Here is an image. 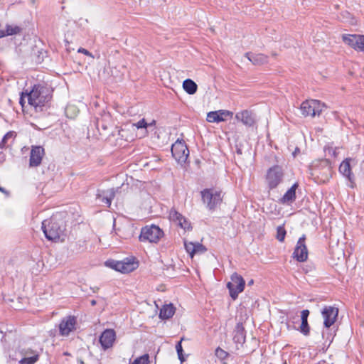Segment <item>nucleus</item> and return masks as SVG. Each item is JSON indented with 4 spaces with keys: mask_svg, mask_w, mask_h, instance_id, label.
Masks as SVG:
<instances>
[{
    "mask_svg": "<svg viewBox=\"0 0 364 364\" xmlns=\"http://www.w3.org/2000/svg\"><path fill=\"white\" fill-rule=\"evenodd\" d=\"M50 99V96L48 94L47 87L41 85H35L29 92H23L21 93L19 103L23 107L26 100H27L28 105L36 112H41Z\"/></svg>",
    "mask_w": 364,
    "mask_h": 364,
    "instance_id": "1",
    "label": "nucleus"
},
{
    "mask_svg": "<svg viewBox=\"0 0 364 364\" xmlns=\"http://www.w3.org/2000/svg\"><path fill=\"white\" fill-rule=\"evenodd\" d=\"M41 229L48 240L56 242L65 235V221L53 215L50 219L42 222Z\"/></svg>",
    "mask_w": 364,
    "mask_h": 364,
    "instance_id": "2",
    "label": "nucleus"
},
{
    "mask_svg": "<svg viewBox=\"0 0 364 364\" xmlns=\"http://www.w3.org/2000/svg\"><path fill=\"white\" fill-rule=\"evenodd\" d=\"M203 202L208 210H215L223 201V194L220 190L205 188L200 192Z\"/></svg>",
    "mask_w": 364,
    "mask_h": 364,
    "instance_id": "3",
    "label": "nucleus"
},
{
    "mask_svg": "<svg viewBox=\"0 0 364 364\" xmlns=\"http://www.w3.org/2000/svg\"><path fill=\"white\" fill-rule=\"evenodd\" d=\"M105 266L121 273H129L138 267V262L134 257L126 258L122 261L109 259L105 262Z\"/></svg>",
    "mask_w": 364,
    "mask_h": 364,
    "instance_id": "4",
    "label": "nucleus"
},
{
    "mask_svg": "<svg viewBox=\"0 0 364 364\" xmlns=\"http://www.w3.org/2000/svg\"><path fill=\"white\" fill-rule=\"evenodd\" d=\"M163 235L164 232L159 226L154 225H147L141 228L139 240L141 242L156 243Z\"/></svg>",
    "mask_w": 364,
    "mask_h": 364,
    "instance_id": "5",
    "label": "nucleus"
},
{
    "mask_svg": "<svg viewBox=\"0 0 364 364\" xmlns=\"http://www.w3.org/2000/svg\"><path fill=\"white\" fill-rule=\"evenodd\" d=\"M284 172L281 166H273L266 173L265 180L270 190L276 188L283 181Z\"/></svg>",
    "mask_w": 364,
    "mask_h": 364,
    "instance_id": "6",
    "label": "nucleus"
},
{
    "mask_svg": "<svg viewBox=\"0 0 364 364\" xmlns=\"http://www.w3.org/2000/svg\"><path fill=\"white\" fill-rule=\"evenodd\" d=\"M230 279L231 281L227 284V288L229 290L231 298L235 300L237 298L238 294L243 291L245 281L241 275L236 272L231 275Z\"/></svg>",
    "mask_w": 364,
    "mask_h": 364,
    "instance_id": "7",
    "label": "nucleus"
},
{
    "mask_svg": "<svg viewBox=\"0 0 364 364\" xmlns=\"http://www.w3.org/2000/svg\"><path fill=\"white\" fill-rule=\"evenodd\" d=\"M324 106L320 101L316 100H310L303 102L300 109L304 117H314L320 115L322 112V107Z\"/></svg>",
    "mask_w": 364,
    "mask_h": 364,
    "instance_id": "8",
    "label": "nucleus"
},
{
    "mask_svg": "<svg viewBox=\"0 0 364 364\" xmlns=\"http://www.w3.org/2000/svg\"><path fill=\"white\" fill-rule=\"evenodd\" d=\"M171 154L178 163H184L188 159L189 150L184 141L178 139L171 146Z\"/></svg>",
    "mask_w": 364,
    "mask_h": 364,
    "instance_id": "9",
    "label": "nucleus"
},
{
    "mask_svg": "<svg viewBox=\"0 0 364 364\" xmlns=\"http://www.w3.org/2000/svg\"><path fill=\"white\" fill-rule=\"evenodd\" d=\"M342 40L355 50L364 51V35L343 34Z\"/></svg>",
    "mask_w": 364,
    "mask_h": 364,
    "instance_id": "10",
    "label": "nucleus"
},
{
    "mask_svg": "<svg viewBox=\"0 0 364 364\" xmlns=\"http://www.w3.org/2000/svg\"><path fill=\"white\" fill-rule=\"evenodd\" d=\"M321 314L323 318V325L326 328L331 327L336 321L338 315V309L331 306H325Z\"/></svg>",
    "mask_w": 364,
    "mask_h": 364,
    "instance_id": "11",
    "label": "nucleus"
},
{
    "mask_svg": "<svg viewBox=\"0 0 364 364\" xmlns=\"http://www.w3.org/2000/svg\"><path fill=\"white\" fill-rule=\"evenodd\" d=\"M305 240L306 236L303 235L297 241L293 252V257L300 262L306 261L308 258V250L305 245Z\"/></svg>",
    "mask_w": 364,
    "mask_h": 364,
    "instance_id": "12",
    "label": "nucleus"
},
{
    "mask_svg": "<svg viewBox=\"0 0 364 364\" xmlns=\"http://www.w3.org/2000/svg\"><path fill=\"white\" fill-rule=\"evenodd\" d=\"M45 155L44 148L41 146H32L30 153L29 166L37 167L41 165Z\"/></svg>",
    "mask_w": 364,
    "mask_h": 364,
    "instance_id": "13",
    "label": "nucleus"
},
{
    "mask_svg": "<svg viewBox=\"0 0 364 364\" xmlns=\"http://www.w3.org/2000/svg\"><path fill=\"white\" fill-rule=\"evenodd\" d=\"M77 321L74 316H68L63 318L59 325L60 334L67 336L75 328Z\"/></svg>",
    "mask_w": 364,
    "mask_h": 364,
    "instance_id": "14",
    "label": "nucleus"
},
{
    "mask_svg": "<svg viewBox=\"0 0 364 364\" xmlns=\"http://www.w3.org/2000/svg\"><path fill=\"white\" fill-rule=\"evenodd\" d=\"M169 219L184 230H190L192 229L191 223L175 209L170 210Z\"/></svg>",
    "mask_w": 364,
    "mask_h": 364,
    "instance_id": "15",
    "label": "nucleus"
},
{
    "mask_svg": "<svg viewBox=\"0 0 364 364\" xmlns=\"http://www.w3.org/2000/svg\"><path fill=\"white\" fill-rule=\"evenodd\" d=\"M233 113L228 110L220 109L208 113L206 120L210 123L225 122L228 117H232Z\"/></svg>",
    "mask_w": 364,
    "mask_h": 364,
    "instance_id": "16",
    "label": "nucleus"
},
{
    "mask_svg": "<svg viewBox=\"0 0 364 364\" xmlns=\"http://www.w3.org/2000/svg\"><path fill=\"white\" fill-rule=\"evenodd\" d=\"M350 159H345L339 166L340 173L345 176L350 182L349 186L352 188L355 186V177L351 171L350 161Z\"/></svg>",
    "mask_w": 364,
    "mask_h": 364,
    "instance_id": "17",
    "label": "nucleus"
},
{
    "mask_svg": "<svg viewBox=\"0 0 364 364\" xmlns=\"http://www.w3.org/2000/svg\"><path fill=\"white\" fill-rule=\"evenodd\" d=\"M116 334L114 330L107 329L100 336L99 341L104 350L112 346L115 340Z\"/></svg>",
    "mask_w": 364,
    "mask_h": 364,
    "instance_id": "18",
    "label": "nucleus"
},
{
    "mask_svg": "<svg viewBox=\"0 0 364 364\" xmlns=\"http://www.w3.org/2000/svg\"><path fill=\"white\" fill-rule=\"evenodd\" d=\"M235 119L249 127H253L256 122L253 113L247 109L237 112Z\"/></svg>",
    "mask_w": 364,
    "mask_h": 364,
    "instance_id": "19",
    "label": "nucleus"
},
{
    "mask_svg": "<svg viewBox=\"0 0 364 364\" xmlns=\"http://www.w3.org/2000/svg\"><path fill=\"white\" fill-rule=\"evenodd\" d=\"M245 56L254 65H261L267 63V55L262 53L254 54L252 53H246Z\"/></svg>",
    "mask_w": 364,
    "mask_h": 364,
    "instance_id": "20",
    "label": "nucleus"
},
{
    "mask_svg": "<svg viewBox=\"0 0 364 364\" xmlns=\"http://www.w3.org/2000/svg\"><path fill=\"white\" fill-rule=\"evenodd\" d=\"M298 187V183H294L280 199L281 203L283 204L293 203L296 200V191Z\"/></svg>",
    "mask_w": 364,
    "mask_h": 364,
    "instance_id": "21",
    "label": "nucleus"
},
{
    "mask_svg": "<svg viewBox=\"0 0 364 364\" xmlns=\"http://www.w3.org/2000/svg\"><path fill=\"white\" fill-rule=\"evenodd\" d=\"M22 31V28L16 25H6L5 29L0 30V38L19 34Z\"/></svg>",
    "mask_w": 364,
    "mask_h": 364,
    "instance_id": "22",
    "label": "nucleus"
},
{
    "mask_svg": "<svg viewBox=\"0 0 364 364\" xmlns=\"http://www.w3.org/2000/svg\"><path fill=\"white\" fill-rule=\"evenodd\" d=\"M175 313V307L172 304H165L162 306L159 313V318L164 320L171 318Z\"/></svg>",
    "mask_w": 364,
    "mask_h": 364,
    "instance_id": "23",
    "label": "nucleus"
},
{
    "mask_svg": "<svg viewBox=\"0 0 364 364\" xmlns=\"http://www.w3.org/2000/svg\"><path fill=\"white\" fill-rule=\"evenodd\" d=\"M183 88L189 95H193L197 92L198 85L191 79H186L183 82Z\"/></svg>",
    "mask_w": 364,
    "mask_h": 364,
    "instance_id": "24",
    "label": "nucleus"
},
{
    "mask_svg": "<svg viewBox=\"0 0 364 364\" xmlns=\"http://www.w3.org/2000/svg\"><path fill=\"white\" fill-rule=\"evenodd\" d=\"M16 137V132L14 131L8 132L2 138L0 141V149H3L6 146H9V144L11 143Z\"/></svg>",
    "mask_w": 364,
    "mask_h": 364,
    "instance_id": "25",
    "label": "nucleus"
},
{
    "mask_svg": "<svg viewBox=\"0 0 364 364\" xmlns=\"http://www.w3.org/2000/svg\"><path fill=\"white\" fill-rule=\"evenodd\" d=\"M114 196V191H111L109 196H102L100 193L97 194V198L102 203H105L108 207L110 206L112 200Z\"/></svg>",
    "mask_w": 364,
    "mask_h": 364,
    "instance_id": "26",
    "label": "nucleus"
},
{
    "mask_svg": "<svg viewBox=\"0 0 364 364\" xmlns=\"http://www.w3.org/2000/svg\"><path fill=\"white\" fill-rule=\"evenodd\" d=\"M39 359L38 354H35L33 356L23 358L19 361V364H34Z\"/></svg>",
    "mask_w": 364,
    "mask_h": 364,
    "instance_id": "27",
    "label": "nucleus"
},
{
    "mask_svg": "<svg viewBox=\"0 0 364 364\" xmlns=\"http://www.w3.org/2000/svg\"><path fill=\"white\" fill-rule=\"evenodd\" d=\"M304 336H309L310 333V327L308 321H301L299 328L298 329Z\"/></svg>",
    "mask_w": 364,
    "mask_h": 364,
    "instance_id": "28",
    "label": "nucleus"
},
{
    "mask_svg": "<svg viewBox=\"0 0 364 364\" xmlns=\"http://www.w3.org/2000/svg\"><path fill=\"white\" fill-rule=\"evenodd\" d=\"M286 230L284 228V226H278L277 228V239L279 241V242H283L284 240V238H285V235H286Z\"/></svg>",
    "mask_w": 364,
    "mask_h": 364,
    "instance_id": "29",
    "label": "nucleus"
},
{
    "mask_svg": "<svg viewBox=\"0 0 364 364\" xmlns=\"http://www.w3.org/2000/svg\"><path fill=\"white\" fill-rule=\"evenodd\" d=\"M215 355L217 358H218L220 360H225L228 356V353L224 350L223 349L220 348V347H218L215 349Z\"/></svg>",
    "mask_w": 364,
    "mask_h": 364,
    "instance_id": "30",
    "label": "nucleus"
},
{
    "mask_svg": "<svg viewBox=\"0 0 364 364\" xmlns=\"http://www.w3.org/2000/svg\"><path fill=\"white\" fill-rule=\"evenodd\" d=\"M184 245H185V249H186V252L190 255V256L191 257H193L194 255L195 242H185Z\"/></svg>",
    "mask_w": 364,
    "mask_h": 364,
    "instance_id": "31",
    "label": "nucleus"
},
{
    "mask_svg": "<svg viewBox=\"0 0 364 364\" xmlns=\"http://www.w3.org/2000/svg\"><path fill=\"white\" fill-rule=\"evenodd\" d=\"M149 363V355L145 354L136 359L132 364H148Z\"/></svg>",
    "mask_w": 364,
    "mask_h": 364,
    "instance_id": "32",
    "label": "nucleus"
},
{
    "mask_svg": "<svg viewBox=\"0 0 364 364\" xmlns=\"http://www.w3.org/2000/svg\"><path fill=\"white\" fill-rule=\"evenodd\" d=\"M338 149L336 147L333 148L332 146H326L325 147V151L327 152V154L331 156L337 157L338 153L337 151Z\"/></svg>",
    "mask_w": 364,
    "mask_h": 364,
    "instance_id": "33",
    "label": "nucleus"
},
{
    "mask_svg": "<svg viewBox=\"0 0 364 364\" xmlns=\"http://www.w3.org/2000/svg\"><path fill=\"white\" fill-rule=\"evenodd\" d=\"M207 249L200 242H195L194 255L196 253H204Z\"/></svg>",
    "mask_w": 364,
    "mask_h": 364,
    "instance_id": "34",
    "label": "nucleus"
},
{
    "mask_svg": "<svg viewBox=\"0 0 364 364\" xmlns=\"http://www.w3.org/2000/svg\"><path fill=\"white\" fill-rule=\"evenodd\" d=\"M134 125L138 129L146 128L148 127V123L146 122V120L144 119H141V120L137 122L136 124H134Z\"/></svg>",
    "mask_w": 364,
    "mask_h": 364,
    "instance_id": "35",
    "label": "nucleus"
},
{
    "mask_svg": "<svg viewBox=\"0 0 364 364\" xmlns=\"http://www.w3.org/2000/svg\"><path fill=\"white\" fill-rule=\"evenodd\" d=\"M309 315V311L304 309L301 312V321H308V316Z\"/></svg>",
    "mask_w": 364,
    "mask_h": 364,
    "instance_id": "36",
    "label": "nucleus"
},
{
    "mask_svg": "<svg viewBox=\"0 0 364 364\" xmlns=\"http://www.w3.org/2000/svg\"><path fill=\"white\" fill-rule=\"evenodd\" d=\"M183 350H178V351H177V354H178V359H179L181 362H183V361L185 360V358H184V356H183Z\"/></svg>",
    "mask_w": 364,
    "mask_h": 364,
    "instance_id": "37",
    "label": "nucleus"
},
{
    "mask_svg": "<svg viewBox=\"0 0 364 364\" xmlns=\"http://www.w3.org/2000/svg\"><path fill=\"white\" fill-rule=\"evenodd\" d=\"M77 52L83 53V54H85L86 55H91L90 53L87 50H86L85 48H80L78 49Z\"/></svg>",
    "mask_w": 364,
    "mask_h": 364,
    "instance_id": "38",
    "label": "nucleus"
},
{
    "mask_svg": "<svg viewBox=\"0 0 364 364\" xmlns=\"http://www.w3.org/2000/svg\"><path fill=\"white\" fill-rule=\"evenodd\" d=\"M183 340V338H182L178 343L176 345V351H178V350H183V348H182V345H181V343H182V341Z\"/></svg>",
    "mask_w": 364,
    "mask_h": 364,
    "instance_id": "39",
    "label": "nucleus"
},
{
    "mask_svg": "<svg viewBox=\"0 0 364 364\" xmlns=\"http://www.w3.org/2000/svg\"><path fill=\"white\" fill-rule=\"evenodd\" d=\"M0 191L3 193H4L5 195L8 196L9 195V192L3 187L0 186Z\"/></svg>",
    "mask_w": 364,
    "mask_h": 364,
    "instance_id": "40",
    "label": "nucleus"
},
{
    "mask_svg": "<svg viewBox=\"0 0 364 364\" xmlns=\"http://www.w3.org/2000/svg\"><path fill=\"white\" fill-rule=\"evenodd\" d=\"M90 304L92 306H95L97 304V301L94 299L91 300Z\"/></svg>",
    "mask_w": 364,
    "mask_h": 364,
    "instance_id": "41",
    "label": "nucleus"
},
{
    "mask_svg": "<svg viewBox=\"0 0 364 364\" xmlns=\"http://www.w3.org/2000/svg\"><path fill=\"white\" fill-rule=\"evenodd\" d=\"M93 292H97L99 290L98 287L92 288Z\"/></svg>",
    "mask_w": 364,
    "mask_h": 364,
    "instance_id": "42",
    "label": "nucleus"
},
{
    "mask_svg": "<svg viewBox=\"0 0 364 364\" xmlns=\"http://www.w3.org/2000/svg\"><path fill=\"white\" fill-rule=\"evenodd\" d=\"M253 283H254L253 279H251L250 281H249L248 285H252Z\"/></svg>",
    "mask_w": 364,
    "mask_h": 364,
    "instance_id": "43",
    "label": "nucleus"
},
{
    "mask_svg": "<svg viewBox=\"0 0 364 364\" xmlns=\"http://www.w3.org/2000/svg\"><path fill=\"white\" fill-rule=\"evenodd\" d=\"M154 124H155V121H154H154H152V122H151V123L148 124V126H151V125H154Z\"/></svg>",
    "mask_w": 364,
    "mask_h": 364,
    "instance_id": "44",
    "label": "nucleus"
},
{
    "mask_svg": "<svg viewBox=\"0 0 364 364\" xmlns=\"http://www.w3.org/2000/svg\"><path fill=\"white\" fill-rule=\"evenodd\" d=\"M79 364H85V363H84V361H83V360H79Z\"/></svg>",
    "mask_w": 364,
    "mask_h": 364,
    "instance_id": "45",
    "label": "nucleus"
}]
</instances>
